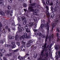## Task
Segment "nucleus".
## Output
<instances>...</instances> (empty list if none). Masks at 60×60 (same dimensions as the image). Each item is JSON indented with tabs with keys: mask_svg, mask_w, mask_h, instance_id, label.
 <instances>
[{
	"mask_svg": "<svg viewBox=\"0 0 60 60\" xmlns=\"http://www.w3.org/2000/svg\"><path fill=\"white\" fill-rule=\"evenodd\" d=\"M7 8L8 9V10H10V9H11V7L9 6H8L7 7Z\"/></svg>",
	"mask_w": 60,
	"mask_h": 60,
	"instance_id": "obj_37",
	"label": "nucleus"
},
{
	"mask_svg": "<svg viewBox=\"0 0 60 60\" xmlns=\"http://www.w3.org/2000/svg\"><path fill=\"white\" fill-rule=\"evenodd\" d=\"M27 60H30V58L29 57H28L27 59Z\"/></svg>",
	"mask_w": 60,
	"mask_h": 60,
	"instance_id": "obj_55",
	"label": "nucleus"
},
{
	"mask_svg": "<svg viewBox=\"0 0 60 60\" xmlns=\"http://www.w3.org/2000/svg\"><path fill=\"white\" fill-rule=\"evenodd\" d=\"M13 12V10L10 11H9L10 15V16H12V13Z\"/></svg>",
	"mask_w": 60,
	"mask_h": 60,
	"instance_id": "obj_17",
	"label": "nucleus"
},
{
	"mask_svg": "<svg viewBox=\"0 0 60 60\" xmlns=\"http://www.w3.org/2000/svg\"><path fill=\"white\" fill-rule=\"evenodd\" d=\"M47 45V43H45V44L44 45H43L42 46V48L45 50V51L46 52V53L45 55L47 57H48V53H49V52L48 51V50L46 48V45Z\"/></svg>",
	"mask_w": 60,
	"mask_h": 60,
	"instance_id": "obj_3",
	"label": "nucleus"
},
{
	"mask_svg": "<svg viewBox=\"0 0 60 60\" xmlns=\"http://www.w3.org/2000/svg\"><path fill=\"white\" fill-rule=\"evenodd\" d=\"M0 43L1 44H3L4 43V41L2 40L0 41Z\"/></svg>",
	"mask_w": 60,
	"mask_h": 60,
	"instance_id": "obj_44",
	"label": "nucleus"
},
{
	"mask_svg": "<svg viewBox=\"0 0 60 60\" xmlns=\"http://www.w3.org/2000/svg\"><path fill=\"white\" fill-rule=\"evenodd\" d=\"M34 24V22H30L29 23V25L30 27H32Z\"/></svg>",
	"mask_w": 60,
	"mask_h": 60,
	"instance_id": "obj_12",
	"label": "nucleus"
},
{
	"mask_svg": "<svg viewBox=\"0 0 60 60\" xmlns=\"http://www.w3.org/2000/svg\"><path fill=\"white\" fill-rule=\"evenodd\" d=\"M20 60H23V57H21V59H20Z\"/></svg>",
	"mask_w": 60,
	"mask_h": 60,
	"instance_id": "obj_59",
	"label": "nucleus"
},
{
	"mask_svg": "<svg viewBox=\"0 0 60 60\" xmlns=\"http://www.w3.org/2000/svg\"><path fill=\"white\" fill-rule=\"evenodd\" d=\"M44 27V24H42L41 25V29L40 30L41 31L43 32H44V30H43V27Z\"/></svg>",
	"mask_w": 60,
	"mask_h": 60,
	"instance_id": "obj_7",
	"label": "nucleus"
},
{
	"mask_svg": "<svg viewBox=\"0 0 60 60\" xmlns=\"http://www.w3.org/2000/svg\"><path fill=\"white\" fill-rule=\"evenodd\" d=\"M5 28L6 29H8V26H6Z\"/></svg>",
	"mask_w": 60,
	"mask_h": 60,
	"instance_id": "obj_61",
	"label": "nucleus"
},
{
	"mask_svg": "<svg viewBox=\"0 0 60 60\" xmlns=\"http://www.w3.org/2000/svg\"><path fill=\"white\" fill-rule=\"evenodd\" d=\"M6 46H7V47H9V48H10V49H11V45H6Z\"/></svg>",
	"mask_w": 60,
	"mask_h": 60,
	"instance_id": "obj_36",
	"label": "nucleus"
},
{
	"mask_svg": "<svg viewBox=\"0 0 60 60\" xmlns=\"http://www.w3.org/2000/svg\"><path fill=\"white\" fill-rule=\"evenodd\" d=\"M42 38H45V37H46V36L45 35H42V36H41Z\"/></svg>",
	"mask_w": 60,
	"mask_h": 60,
	"instance_id": "obj_46",
	"label": "nucleus"
},
{
	"mask_svg": "<svg viewBox=\"0 0 60 60\" xmlns=\"http://www.w3.org/2000/svg\"><path fill=\"white\" fill-rule=\"evenodd\" d=\"M9 2L11 3H12V0H8Z\"/></svg>",
	"mask_w": 60,
	"mask_h": 60,
	"instance_id": "obj_56",
	"label": "nucleus"
},
{
	"mask_svg": "<svg viewBox=\"0 0 60 60\" xmlns=\"http://www.w3.org/2000/svg\"><path fill=\"white\" fill-rule=\"evenodd\" d=\"M18 21L19 22L20 21V19H21V16H19L18 17Z\"/></svg>",
	"mask_w": 60,
	"mask_h": 60,
	"instance_id": "obj_32",
	"label": "nucleus"
},
{
	"mask_svg": "<svg viewBox=\"0 0 60 60\" xmlns=\"http://www.w3.org/2000/svg\"><path fill=\"white\" fill-rule=\"evenodd\" d=\"M3 59L4 60H7V59H6V58L5 57H3ZM0 60H2L1 59Z\"/></svg>",
	"mask_w": 60,
	"mask_h": 60,
	"instance_id": "obj_51",
	"label": "nucleus"
},
{
	"mask_svg": "<svg viewBox=\"0 0 60 60\" xmlns=\"http://www.w3.org/2000/svg\"><path fill=\"white\" fill-rule=\"evenodd\" d=\"M52 40H53V39H54V37H53V35H52Z\"/></svg>",
	"mask_w": 60,
	"mask_h": 60,
	"instance_id": "obj_63",
	"label": "nucleus"
},
{
	"mask_svg": "<svg viewBox=\"0 0 60 60\" xmlns=\"http://www.w3.org/2000/svg\"><path fill=\"white\" fill-rule=\"evenodd\" d=\"M38 34L39 36H42V34L40 33H39Z\"/></svg>",
	"mask_w": 60,
	"mask_h": 60,
	"instance_id": "obj_34",
	"label": "nucleus"
},
{
	"mask_svg": "<svg viewBox=\"0 0 60 60\" xmlns=\"http://www.w3.org/2000/svg\"><path fill=\"white\" fill-rule=\"evenodd\" d=\"M29 26V25L28 24H26V25L25 26V29H28V27Z\"/></svg>",
	"mask_w": 60,
	"mask_h": 60,
	"instance_id": "obj_23",
	"label": "nucleus"
},
{
	"mask_svg": "<svg viewBox=\"0 0 60 60\" xmlns=\"http://www.w3.org/2000/svg\"><path fill=\"white\" fill-rule=\"evenodd\" d=\"M33 30L34 32H36L37 31V30L36 29H33Z\"/></svg>",
	"mask_w": 60,
	"mask_h": 60,
	"instance_id": "obj_42",
	"label": "nucleus"
},
{
	"mask_svg": "<svg viewBox=\"0 0 60 60\" xmlns=\"http://www.w3.org/2000/svg\"><path fill=\"white\" fill-rule=\"evenodd\" d=\"M25 38H26V37H25L24 35H23L22 36L20 37V39L21 40L22 39H25Z\"/></svg>",
	"mask_w": 60,
	"mask_h": 60,
	"instance_id": "obj_13",
	"label": "nucleus"
},
{
	"mask_svg": "<svg viewBox=\"0 0 60 60\" xmlns=\"http://www.w3.org/2000/svg\"><path fill=\"white\" fill-rule=\"evenodd\" d=\"M28 43H32L33 42V41L31 40H30V41H28Z\"/></svg>",
	"mask_w": 60,
	"mask_h": 60,
	"instance_id": "obj_40",
	"label": "nucleus"
},
{
	"mask_svg": "<svg viewBox=\"0 0 60 60\" xmlns=\"http://www.w3.org/2000/svg\"><path fill=\"white\" fill-rule=\"evenodd\" d=\"M29 56V54H26L25 56L23 57L25 59V58L27 57V56Z\"/></svg>",
	"mask_w": 60,
	"mask_h": 60,
	"instance_id": "obj_25",
	"label": "nucleus"
},
{
	"mask_svg": "<svg viewBox=\"0 0 60 60\" xmlns=\"http://www.w3.org/2000/svg\"><path fill=\"white\" fill-rule=\"evenodd\" d=\"M23 5L24 7H26V4L25 3H24Z\"/></svg>",
	"mask_w": 60,
	"mask_h": 60,
	"instance_id": "obj_49",
	"label": "nucleus"
},
{
	"mask_svg": "<svg viewBox=\"0 0 60 60\" xmlns=\"http://www.w3.org/2000/svg\"><path fill=\"white\" fill-rule=\"evenodd\" d=\"M1 51L2 52V53H5L6 52V50H5V49H1Z\"/></svg>",
	"mask_w": 60,
	"mask_h": 60,
	"instance_id": "obj_16",
	"label": "nucleus"
},
{
	"mask_svg": "<svg viewBox=\"0 0 60 60\" xmlns=\"http://www.w3.org/2000/svg\"><path fill=\"white\" fill-rule=\"evenodd\" d=\"M41 21H43L44 22H45V21L43 19H41Z\"/></svg>",
	"mask_w": 60,
	"mask_h": 60,
	"instance_id": "obj_60",
	"label": "nucleus"
},
{
	"mask_svg": "<svg viewBox=\"0 0 60 60\" xmlns=\"http://www.w3.org/2000/svg\"><path fill=\"white\" fill-rule=\"evenodd\" d=\"M24 36H25L26 37V38H28V36H27V34L26 33H25L24 34Z\"/></svg>",
	"mask_w": 60,
	"mask_h": 60,
	"instance_id": "obj_22",
	"label": "nucleus"
},
{
	"mask_svg": "<svg viewBox=\"0 0 60 60\" xmlns=\"http://www.w3.org/2000/svg\"><path fill=\"white\" fill-rule=\"evenodd\" d=\"M11 44L12 45L11 47V49H14L16 47V45H15V43L14 42H12L11 43Z\"/></svg>",
	"mask_w": 60,
	"mask_h": 60,
	"instance_id": "obj_6",
	"label": "nucleus"
},
{
	"mask_svg": "<svg viewBox=\"0 0 60 60\" xmlns=\"http://www.w3.org/2000/svg\"><path fill=\"white\" fill-rule=\"evenodd\" d=\"M28 10L29 11L30 10V11H32L33 12V13L38 12H39V11H40V10L38 9H36L34 10L33 8V7H29L28 8Z\"/></svg>",
	"mask_w": 60,
	"mask_h": 60,
	"instance_id": "obj_2",
	"label": "nucleus"
},
{
	"mask_svg": "<svg viewBox=\"0 0 60 60\" xmlns=\"http://www.w3.org/2000/svg\"><path fill=\"white\" fill-rule=\"evenodd\" d=\"M46 8L47 9L46 10V12L47 14L48 15H49V7L48 6H46Z\"/></svg>",
	"mask_w": 60,
	"mask_h": 60,
	"instance_id": "obj_8",
	"label": "nucleus"
},
{
	"mask_svg": "<svg viewBox=\"0 0 60 60\" xmlns=\"http://www.w3.org/2000/svg\"><path fill=\"white\" fill-rule=\"evenodd\" d=\"M33 20H34V21H35L37 20V18H36L34 17L33 19Z\"/></svg>",
	"mask_w": 60,
	"mask_h": 60,
	"instance_id": "obj_39",
	"label": "nucleus"
},
{
	"mask_svg": "<svg viewBox=\"0 0 60 60\" xmlns=\"http://www.w3.org/2000/svg\"><path fill=\"white\" fill-rule=\"evenodd\" d=\"M49 15H48L47 14V15H48V20L49 22V19H50V18H52V19H53L55 16V14H54V13H53V12H52L51 13V17H50V14L49 13Z\"/></svg>",
	"mask_w": 60,
	"mask_h": 60,
	"instance_id": "obj_5",
	"label": "nucleus"
},
{
	"mask_svg": "<svg viewBox=\"0 0 60 60\" xmlns=\"http://www.w3.org/2000/svg\"><path fill=\"white\" fill-rule=\"evenodd\" d=\"M24 29L23 28V27H21L20 28L19 31L20 32H21L22 31H23L24 30Z\"/></svg>",
	"mask_w": 60,
	"mask_h": 60,
	"instance_id": "obj_19",
	"label": "nucleus"
},
{
	"mask_svg": "<svg viewBox=\"0 0 60 60\" xmlns=\"http://www.w3.org/2000/svg\"><path fill=\"white\" fill-rule=\"evenodd\" d=\"M19 50V49H16L14 51V52H17Z\"/></svg>",
	"mask_w": 60,
	"mask_h": 60,
	"instance_id": "obj_35",
	"label": "nucleus"
},
{
	"mask_svg": "<svg viewBox=\"0 0 60 60\" xmlns=\"http://www.w3.org/2000/svg\"><path fill=\"white\" fill-rule=\"evenodd\" d=\"M9 38L10 39H14V37L13 36H10L9 37Z\"/></svg>",
	"mask_w": 60,
	"mask_h": 60,
	"instance_id": "obj_28",
	"label": "nucleus"
},
{
	"mask_svg": "<svg viewBox=\"0 0 60 60\" xmlns=\"http://www.w3.org/2000/svg\"><path fill=\"white\" fill-rule=\"evenodd\" d=\"M59 20V18H57L54 21L55 23L54 22L52 23V25L53 27H54L56 26V24H55H55H57L58 23Z\"/></svg>",
	"mask_w": 60,
	"mask_h": 60,
	"instance_id": "obj_4",
	"label": "nucleus"
},
{
	"mask_svg": "<svg viewBox=\"0 0 60 60\" xmlns=\"http://www.w3.org/2000/svg\"><path fill=\"white\" fill-rule=\"evenodd\" d=\"M17 44L18 46H19L20 45V43L19 42H17Z\"/></svg>",
	"mask_w": 60,
	"mask_h": 60,
	"instance_id": "obj_53",
	"label": "nucleus"
},
{
	"mask_svg": "<svg viewBox=\"0 0 60 60\" xmlns=\"http://www.w3.org/2000/svg\"><path fill=\"white\" fill-rule=\"evenodd\" d=\"M53 4V3L52 2H51L50 3V5L52 6Z\"/></svg>",
	"mask_w": 60,
	"mask_h": 60,
	"instance_id": "obj_48",
	"label": "nucleus"
},
{
	"mask_svg": "<svg viewBox=\"0 0 60 60\" xmlns=\"http://www.w3.org/2000/svg\"><path fill=\"white\" fill-rule=\"evenodd\" d=\"M21 19L23 21H25L26 19V18L25 17L22 16V17Z\"/></svg>",
	"mask_w": 60,
	"mask_h": 60,
	"instance_id": "obj_14",
	"label": "nucleus"
},
{
	"mask_svg": "<svg viewBox=\"0 0 60 60\" xmlns=\"http://www.w3.org/2000/svg\"><path fill=\"white\" fill-rule=\"evenodd\" d=\"M3 55L2 53L0 52V56H2Z\"/></svg>",
	"mask_w": 60,
	"mask_h": 60,
	"instance_id": "obj_54",
	"label": "nucleus"
},
{
	"mask_svg": "<svg viewBox=\"0 0 60 60\" xmlns=\"http://www.w3.org/2000/svg\"><path fill=\"white\" fill-rule=\"evenodd\" d=\"M20 49L24 51L26 49V48L24 46H22L21 47Z\"/></svg>",
	"mask_w": 60,
	"mask_h": 60,
	"instance_id": "obj_11",
	"label": "nucleus"
},
{
	"mask_svg": "<svg viewBox=\"0 0 60 60\" xmlns=\"http://www.w3.org/2000/svg\"><path fill=\"white\" fill-rule=\"evenodd\" d=\"M47 48H48V49L49 50V54H50L51 53V51L50 50L51 49V48H50V46H49V45H48L47 46Z\"/></svg>",
	"mask_w": 60,
	"mask_h": 60,
	"instance_id": "obj_10",
	"label": "nucleus"
},
{
	"mask_svg": "<svg viewBox=\"0 0 60 60\" xmlns=\"http://www.w3.org/2000/svg\"><path fill=\"white\" fill-rule=\"evenodd\" d=\"M57 41H60V39L57 38Z\"/></svg>",
	"mask_w": 60,
	"mask_h": 60,
	"instance_id": "obj_58",
	"label": "nucleus"
},
{
	"mask_svg": "<svg viewBox=\"0 0 60 60\" xmlns=\"http://www.w3.org/2000/svg\"><path fill=\"white\" fill-rule=\"evenodd\" d=\"M35 5V3H33L30 4V6H34Z\"/></svg>",
	"mask_w": 60,
	"mask_h": 60,
	"instance_id": "obj_33",
	"label": "nucleus"
},
{
	"mask_svg": "<svg viewBox=\"0 0 60 60\" xmlns=\"http://www.w3.org/2000/svg\"><path fill=\"white\" fill-rule=\"evenodd\" d=\"M46 3L47 5H49L50 4V3L49 1H46Z\"/></svg>",
	"mask_w": 60,
	"mask_h": 60,
	"instance_id": "obj_26",
	"label": "nucleus"
},
{
	"mask_svg": "<svg viewBox=\"0 0 60 60\" xmlns=\"http://www.w3.org/2000/svg\"><path fill=\"white\" fill-rule=\"evenodd\" d=\"M38 54H34L33 55V56L34 58H36L37 57Z\"/></svg>",
	"mask_w": 60,
	"mask_h": 60,
	"instance_id": "obj_21",
	"label": "nucleus"
},
{
	"mask_svg": "<svg viewBox=\"0 0 60 60\" xmlns=\"http://www.w3.org/2000/svg\"><path fill=\"white\" fill-rule=\"evenodd\" d=\"M44 50H43L41 52V55H43V52H44Z\"/></svg>",
	"mask_w": 60,
	"mask_h": 60,
	"instance_id": "obj_38",
	"label": "nucleus"
},
{
	"mask_svg": "<svg viewBox=\"0 0 60 60\" xmlns=\"http://www.w3.org/2000/svg\"><path fill=\"white\" fill-rule=\"evenodd\" d=\"M15 40H18V39H19V36H18V35H16L15 36Z\"/></svg>",
	"mask_w": 60,
	"mask_h": 60,
	"instance_id": "obj_24",
	"label": "nucleus"
},
{
	"mask_svg": "<svg viewBox=\"0 0 60 60\" xmlns=\"http://www.w3.org/2000/svg\"><path fill=\"white\" fill-rule=\"evenodd\" d=\"M56 60H58V56L57 55L56 56Z\"/></svg>",
	"mask_w": 60,
	"mask_h": 60,
	"instance_id": "obj_45",
	"label": "nucleus"
},
{
	"mask_svg": "<svg viewBox=\"0 0 60 60\" xmlns=\"http://www.w3.org/2000/svg\"><path fill=\"white\" fill-rule=\"evenodd\" d=\"M27 23V21L26 20L25 22H23V24L24 25H26V24Z\"/></svg>",
	"mask_w": 60,
	"mask_h": 60,
	"instance_id": "obj_41",
	"label": "nucleus"
},
{
	"mask_svg": "<svg viewBox=\"0 0 60 60\" xmlns=\"http://www.w3.org/2000/svg\"><path fill=\"white\" fill-rule=\"evenodd\" d=\"M58 54L59 56V57H60V51H58Z\"/></svg>",
	"mask_w": 60,
	"mask_h": 60,
	"instance_id": "obj_43",
	"label": "nucleus"
},
{
	"mask_svg": "<svg viewBox=\"0 0 60 60\" xmlns=\"http://www.w3.org/2000/svg\"><path fill=\"white\" fill-rule=\"evenodd\" d=\"M31 44L28 43H28H27V44L26 45V46L27 47H29L30 46H31Z\"/></svg>",
	"mask_w": 60,
	"mask_h": 60,
	"instance_id": "obj_15",
	"label": "nucleus"
},
{
	"mask_svg": "<svg viewBox=\"0 0 60 60\" xmlns=\"http://www.w3.org/2000/svg\"><path fill=\"white\" fill-rule=\"evenodd\" d=\"M5 12L7 14H9L10 11L8 10H5Z\"/></svg>",
	"mask_w": 60,
	"mask_h": 60,
	"instance_id": "obj_18",
	"label": "nucleus"
},
{
	"mask_svg": "<svg viewBox=\"0 0 60 60\" xmlns=\"http://www.w3.org/2000/svg\"><path fill=\"white\" fill-rule=\"evenodd\" d=\"M56 29L57 32H59V27H56Z\"/></svg>",
	"mask_w": 60,
	"mask_h": 60,
	"instance_id": "obj_30",
	"label": "nucleus"
},
{
	"mask_svg": "<svg viewBox=\"0 0 60 60\" xmlns=\"http://www.w3.org/2000/svg\"><path fill=\"white\" fill-rule=\"evenodd\" d=\"M35 34L36 35H38V33H37V32H36L35 33Z\"/></svg>",
	"mask_w": 60,
	"mask_h": 60,
	"instance_id": "obj_64",
	"label": "nucleus"
},
{
	"mask_svg": "<svg viewBox=\"0 0 60 60\" xmlns=\"http://www.w3.org/2000/svg\"><path fill=\"white\" fill-rule=\"evenodd\" d=\"M4 2L3 1H1L0 2V4H2L3 5L4 4Z\"/></svg>",
	"mask_w": 60,
	"mask_h": 60,
	"instance_id": "obj_47",
	"label": "nucleus"
},
{
	"mask_svg": "<svg viewBox=\"0 0 60 60\" xmlns=\"http://www.w3.org/2000/svg\"><path fill=\"white\" fill-rule=\"evenodd\" d=\"M0 14L1 15H2L3 17H4V15L5 14V13L4 12H3L2 11H0Z\"/></svg>",
	"mask_w": 60,
	"mask_h": 60,
	"instance_id": "obj_9",
	"label": "nucleus"
},
{
	"mask_svg": "<svg viewBox=\"0 0 60 60\" xmlns=\"http://www.w3.org/2000/svg\"><path fill=\"white\" fill-rule=\"evenodd\" d=\"M26 29V31L27 32V33H30V30L28 29Z\"/></svg>",
	"mask_w": 60,
	"mask_h": 60,
	"instance_id": "obj_20",
	"label": "nucleus"
},
{
	"mask_svg": "<svg viewBox=\"0 0 60 60\" xmlns=\"http://www.w3.org/2000/svg\"><path fill=\"white\" fill-rule=\"evenodd\" d=\"M51 10H52H52H53V7L52 6H51Z\"/></svg>",
	"mask_w": 60,
	"mask_h": 60,
	"instance_id": "obj_62",
	"label": "nucleus"
},
{
	"mask_svg": "<svg viewBox=\"0 0 60 60\" xmlns=\"http://www.w3.org/2000/svg\"><path fill=\"white\" fill-rule=\"evenodd\" d=\"M21 43L22 44H23V45H25L26 44V42L22 41Z\"/></svg>",
	"mask_w": 60,
	"mask_h": 60,
	"instance_id": "obj_27",
	"label": "nucleus"
},
{
	"mask_svg": "<svg viewBox=\"0 0 60 60\" xmlns=\"http://www.w3.org/2000/svg\"><path fill=\"white\" fill-rule=\"evenodd\" d=\"M57 36L58 37H60V34H59L58 33H57Z\"/></svg>",
	"mask_w": 60,
	"mask_h": 60,
	"instance_id": "obj_50",
	"label": "nucleus"
},
{
	"mask_svg": "<svg viewBox=\"0 0 60 60\" xmlns=\"http://www.w3.org/2000/svg\"><path fill=\"white\" fill-rule=\"evenodd\" d=\"M57 10V8H54V11H56Z\"/></svg>",
	"mask_w": 60,
	"mask_h": 60,
	"instance_id": "obj_57",
	"label": "nucleus"
},
{
	"mask_svg": "<svg viewBox=\"0 0 60 60\" xmlns=\"http://www.w3.org/2000/svg\"><path fill=\"white\" fill-rule=\"evenodd\" d=\"M12 53H10L9 54H8V56H12Z\"/></svg>",
	"mask_w": 60,
	"mask_h": 60,
	"instance_id": "obj_52",
	"label": "nucleus"
},
{
	"mask_svg": "<svg viewBox=\"0 0 60 60\" xmlns=\"http://www.w3.org/2000/svg\"><path fill=\"white\" fill-rule=\"evenodd\" d=\"M55 48L56 50H58L59 49L58 46L57 45H56L55 47Z\"/></svg>",
	"mask_w": 60,
	"mask_h": 60,
	"instance_id": "obj_29",
	"label": "nucleus"
},
{
	"mask_svg": "<svg viewBox=\"0 0 60 60\" xmlns=\"http://www.w3.org/2000/svg\"><path fill=\"white\" fill-rule=\"evenodd\" d=\"M2 27V24L1 22H0V31L1 30V27Z\"/></svg>",
	"mask_w": 60,
	"mask_h": 60,
	"instance_id": "obj_31",
	"label": "nucleus"
},
{
	"mask_svg": "<svg viewBox=\"0 0 60 60\" xmlns=\"http://www.w3.org/2000/svg\"><path fill=\"white\" fill-rule=\"evenodd\" d=\"M50 26V24H49V23H47V24H45V29L47 30V36L46 38H45V42H46L47 41V38H48V34H49V26Z\"/></svg>",
	"mask_w": 60,
	"mask_h": 60,
	"instance_id": "obj_1",
	"label": "nucleus"
}]
</instances>
